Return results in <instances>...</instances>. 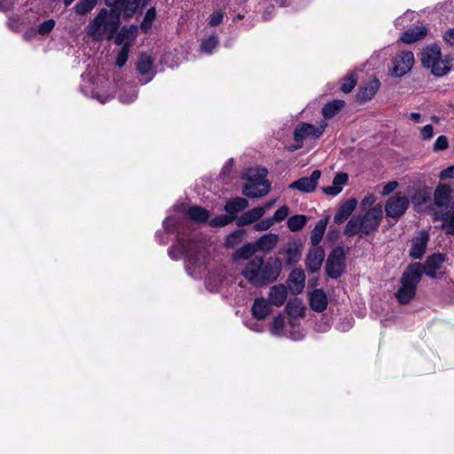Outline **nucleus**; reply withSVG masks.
<instances>
[{"label":"nucleus","mask_w":454,"mask_h":454,"mask_svg":"<svg viewBox=\"0 0 454 454\" xmlns=\"http://www.w3.org/2000/svg\"><path fill=\"white\" fill-rule=\"evenodd\" d=\"M244 236L243 231H235L228 236L226 239V243L230 246H233L236 242H239L242 239Z\"/></svg>","instance_id":"3c124183"},{"label":"nucleus","mask_w":454,"mask_h":454,"mask_svg":"<svg viewBox=\"0 0 454 454\" xmlns=\"http://www.w3.org/2000/svg\"><path fill=\"white\" fill-rule=\"evenodd\" d=\"M434 151H443L449 147V140L446 136H440L434 143Z\"/></svg>","instance_id":"09e8293b"},{"label":"nucleus","mask_w":454,"mask_h":454,"mask_svg":"<svg viewBox=\"0 0 454 454\" xmlns=\"http://www.w3.org/2000/svg\"><path fill=\"white\" fill-rule=\"evenodd\" d=\"M328 223V219H321L317 222L315 228L313 229L310 236V242L313 247H318V244L322 240V238L325 234L326 226Z\"/></svg>","instance_id":"72a5a7b5"},{"label":"nucleus","mask_w":454,"mask_h":454,"mask_svg":"<svg viewBox=\"0 0 454 454\" xmlns=\"http://www.w3.org/2000/svg\"><path fill=\"white\" fill-rule=\"evenodd\" d=\"M8 8L9 6L4 4V0H0V10L6 11Z\"/></svg>","instance_id":"69168bd1"},{"label":"nucleus","mask_w":454,"mask_h":454,"mask_svg":"<svg viewBox=\"0 0 454 454\" xmlns=\"http://www.w3.org/2000/svg\"><path fill=\"white\" fill-rule=\"evenodd\" d=\"M223 19V14L222 12H215L209 17V25L212 27L219 25Z\"/></svg>","instance_id":"603ef678"},{"label":"nucleus","mask_w":454,"mask_h":454,"mask_svg":"<svg viewBox=\"0 0 454 454\" xmlns=\"http://www.w3.org/2000/svg\"><path fill=\"white\" fill-rule=\"evenodd\" d=\"M267 170L249 169L247 174V183L243 187V194L249 198L265 196L270 189V184L265 179Z\"/></svg>","instance_id":"39448f33"},{"label":"nucleus","mask_w":454,"mask_h":454,"mask_svg":"<svg viewBox=\"0 0 454 454\" xmlns=\"http://www.w3.org/2000/svg\"><path fill=\"white\" fill-rule=\"evenodd\" d=\"M445 261V255L442 254H434L430 255L424 265V272L427 276L434 278L436 277V272L441 269Z\"/></svg>","instance_id":"dca6fc26"},{"label":"nucleus","mask_w":454,"mask_h":454,"mask_svg":"<svg viewBox=\"0 0 454 454\" xmlns=\"http://www.w3.org/2000/svg\"><path fill=\"white\" fill-rule=\"evenodd\" d=\"M263 215V209L256 207L238 217L236 219V223L238 226L249 225L260 220Z\"/></svg>","instance_id":"b1692460"},{"label":"nucleus","mask_w":454,"mask_h":454,"mask_svg":"<svg viewBox=\"0 0 454 454\" xmlns=\"http://www.w3.org/2000/svg\"><path fill=\"white\" fill-rule=\"evenodd\" d=\"M120 26V14L115 10L101 9L86 27L87 35L94 41L112 39Z\"/></svg>","instance_id":"f03ea898"},{"label":"nucleus","mask_w":454,"mask_h":454,"mask_svg":"<svg viewBox=\"0 0 454 454\" xmlns=\"http://www.w3.org/2000/svg\"><path fill=\"white\" fill-rule=\"evenodd\" d=\"M325 258V252L320 247H314L310 249L307 258L306 266L310 272H317L320 270Z\"/></svg>","instance_id":"2eb2a0df"},{"label":"nucleus","mask_w":454,"mask_h":454,"mask_svg":"<svg viewBox=\"0 0 454 454\" xmlns=\"http://www.w3.org/2000/svg\"><path fill=\"white\" fill-rule=\"evenodd\" d=\"M275 202H276V200H272L271 201L265 203L263 206L259 207V208L263 209V215H264L267 211H269L273 207Z\"/></svg>","instance_id":"bf43d9fd"},{"label":"nucleus","mask_w":454,"mask_h":454,"mask_svg":"<svg viewBox=\"0 0 454 454\" xmlns=\"http://www.w3.org/2000/svg\"><path fill=\"white\" fill-rule=\"evenodd\" d=\"M306 223H307V217L305 215H296L291 216L287 220L286 224H287L288 229L291 231H298L303 228V226L306 224Z\"/></svg>","instance_id":"e433bc0d"},{"label":"nucleus","mask_w":454,"mask_h":454,"mask_svg":"<svg viewBox=\"0 0 454 454\" xmlns=\"http://www.w3.org/2000/svg\"><path fill=\"white\" fill-rule=\"evenodd\" d=\"M279 236L275 233H267L260 237L255 241V247L259 251L269 253L271 251L278 243Z\"/></svg>","instance_id":"412c9836"},{"label":"nucleus","mask_w":454,"mask_h":454,"mask_svg":"<svg viewBox=\"0 0 454 454\" xmlns=\"http://www.w3.org/2000/svg\"><path fill=\"white\" fill-rule=\"evenodd\" d=\"M137 97V90L135 86H129V92H123L120 95V100L122 103L129 104L133 102Z\"/></svg>","instance_id":"c03bdc74"},{"label":"nucleus","mask_w":454,"mask_h":454,"mask_svg":"<svg viewBox=\"0 0 454 454\" xmlns=\"http://www.w3.org/2000/svg\"><path fill=\"white\" fill-rule=\"evenodd\" d=\"M348 176L346 173H338L333 180L331 186L324 187L323 192L329 196H336L338 195L343 189V185H345L348 182Z\"/></svg>","instance_id":"5701e85b"},{"label":"nucleus","mask_w":454,"mask_h":454,"mask_svg":"<svg viewBox=\"0 0 454 454\" xmlns=\"http://www.w3.org/2000/svg\"><path fill=\"white\" fill-rule=\"evenodd\" d=\"M398 187V183L396 181H390L387 184H386L382 189L381 194L383 196H386L392 192L394 190H395Z\"/></svg>","instance_id":"864d4df0"},{"label":"nucleus","mask_w":454,"mask_h":454,"mask_svg":"<svg viewBox=\"0 0 454 454\" xmlns=\"http://www.w3.org/2000/svg\"><path fill=\"white\" fill-rule=\"evenodd\" d=\"M285 319L282 315H278L273 318L270 332L275 336H281L284 331Z\"/></svg>","instance_id":"a19ab883"},{"label":"nucleus","mask_w":454,"mask_h":454,"mask_svg":"<svg viewBox=\"0 0 454 454\" xmlns=\"http://www.w3.org/2000/svg\"><path fill=\"white\" fill-rule=\"evenodd\" d=\"M356 81H357V79L354 74H351L346 76L342 80L341 90L345 93L350 92L356 86Z\"/></svg>","instance_id":"37998d69"},{"label":"nucleus","mask_w":454,"mask_h":454,"mask_svg":"<svg viewBox=\"0 0 454 454\" xmlns=\"http://www.w3.org/2000/svg\"><path fill=\"white\" fill-rule=\"evenodd\" d=\"M287 297V289L284 285L274 286L269 293L270 303L277 307L282 306Z\"/></svg>","instance_id":"393cba45"},{"label":"nucleus","mask_w":454,"mask_h":454,"mask_svg":"<svg viewBox=\"0 0 454 454\" xmlns=\"http://www.w3.org/2000/svg\"><path fill=\"white\" fill-rule=\"evenodd\" d=\"M272 225H274L273 221L269 217L255 223L253 228L256 231H263L269 230Z\"/></svg>","instance_id":"de8ad7c7"},{"label":"nucleus","mask_w":454,"mask_h":454,"mask_svg":"<svg viewBox=\"0 0 454 454\" xmlns=\"http://www.w3.org/2000/svg\"><path fill=\"white\" fill-rule=\"evenodd\" d=\"M356 204L357 201L356 199H349L346 202L341 204L338 211L334 215V223L337 224H340L344 221H346L355 210Z\"/></svg>","instance_id":"a211bd4d"},{"label":"nucleus","mask_w":454,"mask_h":454,"mask_svg":"<svg viewBox=\"0 0 454 454\" xmlns=\"http://www.w3.org/2000/svg\"><path fill=\"white\" fill-rule=\"evenodd\" d=\"M286 262L293 264L296 262L301 255V247L296 242H288L286 246Z\"/></svg>","instance_id":"2f4dec72"},{"label":"nucleus","mask_w":454,"mask_h":454,"mask_svg":"<svg viewBox=\"0 0 454 454\" xmlns=\"http://www.w3.org/2000/svg\"><path fill=\"white\" fill-rule=\"evenodd\" d=\"M434 135V128L432 125L427 124L421 129V136L424 140L430 139Z\"/></svg>","instance_id":"5fc2aeb1"},{"label":"nucleus","mask_w":454,"mask_h":454,"mask_svg":"<svg viewBox=\"0 0 454 454\" xmlns=\"http://www.w3.org/2000/svg\"><path fill=\"white\" fill-rule=\"evenodd\" d=\"M232 165H233V159H230L226 164L223 166V169H222V173L221 175L222 176H226L228 175L231 170V168H232Z\"/></svg>","instance_id":"13d9d810"},{"label":"nucleus","mask_w":454,"mask_h":454,"mask_svg":"<svg viewBox=\"0 0 454 454\" xmlns=\"http://www.w3.org/2000/svg\"><path fill=\"white\" fill-rule=\"evenodd\" d=\"M414 65V56L410 51L398 52L392 59L389 74L394 77H401L407 74Z\"/></svg>","instance_id":"6e6552de"},{"label":"nucleus","mask_w":454,"mask_h":454,"mask_svg":"<svg viewBox=\"0 0 454 454\" xmlns=\"http://www.w3.org/2000/svg\"><path fill=\"white\" fill-rule=\"evenodd\" d=\"M233 221V217L228 215H219L210 221L208 220L209 225L212 227H223Z\"/></svg>","instance_id":"79ce46f5"},{"label":"nucleus","mask_w":454,"mask_h":454,"mask_svg":"<svg viewBox=\"0 0 454 454\" xmlns=\"http://www.w3.org/2000/svg\"><path fill=\"white\" fill-rule=\"evenodd\" d=\"M249 203L247 199L237 197L227 201L224 206V210L230 215L231 217H233L234 220L236 218L237 213L247 207Z\"/></svg>","instance_id":"bb28decb"},{"label":"nucleus","mask_w":454,"mask_h":454,"mask_svg":"<svg viewBox=\"0 0 454 454\" xmlns=\"http://www.w3.org/2000/svg\"><path fill=\"white\" fill-rule=\"evenodd\" d=\"M137 31V26L132 25L128 29L123 28L115 37L116 44H122L123 46L116 58V65L120 67H123L128 60L130 41L134 39Z\"/></svg>","instance_id":"0eeeda50"},{"label":"nucleus","mask_w":454,"mask_h":454,"mask_svg":"<svg viewBox=\"0 0 454 454\" xmlns=\"http://www.w3.org/2000/svg\"><path fill=\"white\" fill-rule=\"evenodd\" d=\"M429 234L427 231H419L411 239L409 254L413 259H420L426 253Z\"/></svg>","instance_id":"f8f14e48"},{"label":"nucleus","mask_w":454,"mask_h":454,"mask_svg":"<svg viewBox=\"0 0 454 454\" xmlns=\"http://www.w3.org/2000/svg\"><path fill=\"white\" fill-rule=\"evenodd\" d=\"M444 172L446 176L454 178V166L448 168Z\"/></svg>","instance_id":"680f3d73"},{"label":"nucleus","mask_w":454,"mask_h":454,"mask_svg":"<svg viewBox=\"0 0 454 454\" xmlns=\"http://www.w3.org/2000/svg\"><path fill=\"white\" fill-rule=\"evenodd\" d=\"M280 271L278 259L264 262L262 256H254L244 265L241 275L253 286H262L277 279Z\"/></svg>","instance_id":"f257e3e1"},{"label":"nucleus","mask_w":454,"mask_h":454,"mask_svg":"<svg viewBox=\"0 0 454 454\" xmlns=\"http://www.w3.org/2000/svg\"><path fill=\"white\" fill-rule=\"evenodd\" d=\"M310 307L313 310L322 312L327 307V297L321 289L313 291L310 294Z\"/></svg>","instance_id":"cd10ccee"},{"label":"nucleus","mask_w":454,"mask_h":454,"mask_svg":"<svg viewBox=\"0 0 454 454\" xmlns=\"http://www.w3.org/2000/svg\"><path fill=\"white\" fill-rule=\"evenodd\" d=\"M376 201V197L373 195V194H368L367 196H365L362 202H361V206L363 207H372V206L375 203Z\"/></svg>","instance_id":"6e6d98bb"},{"label":"nucleus","mask_w":454,"mask_h":454,"mask_svg":"<svg viewBox=\"0 0 454 454\" xmlns=\"http://www.w3.org/2000/svg\"><path fill=\"white\" fill-rule=\"evenodd\" d=\"M410 206L408 196L399 193L393 195L387 199L385 204V213L389 218L398 219L402 217Z\"/></svg>","instance_id":"1a4fd4ad"},{"label":"nucleus","mask_w":454,"mask_h":454,"mask_svg":"<svg viewBox=\"0 0 454 454\" xmlns=\"http://www.w3.org/2000/svg\"><path fill=\"white\" fill-rule=\"evenodd\" d=\"M287 314L294 318L304 317L305 306L298 298L291 299L286 307Z\"/></svg>","instance_id":"7c9ffc66"},{"label":"nucleus","mask_w":454,"mask_h":454,"mask_svg":"<svg viewBox=\"0 0 454 454\" xmlns=\"http://www.w3.org/2000/svg\"><path fill=\"white\" fill-rule=\"evenodd\" d=\"M288 215H289L288 207L282 206L275 212L274 215L272 217H270V219L273 221V223L275 224V223H278V222H281L284 219H286Z\"/></svg>","instance_id":"a18cd8bd"},{"label":"nucleus","mask_w":454,"mask_h":454,"mask_svg":"<svg viewBox=\"0 0 454 454\" xmlns=\"http://www.w3.org/2000/svg\"><path fill=\"white\" fill-rule=\"evenodd\" d=\"M98 2V0H79L74 7V10L78 15L83 16L90 13Z\"/></svg>","instance_id":"c9c22d12"},{"label":"nucleus","mask_w":454,"mask_h":454,"mask_svg":"<svg viewBox=\"0 0 454 454\" xmlns=\"http://www.w3.org/2000/svg\"><path fill=\"white\" fill-rule=\"evenodd\" d=\"M163 229L165 231V236L163 237L160 232H157L156 238L158 239L160 243L166 244L168 241V232H169V223L168 217H166L163 221Z\"/></svg>","instance_id":"8fccbe9b"},{"label":"nucleus","mask_w":454,"mask_h":454,"mask_svg":"<svg viewBox=\"0 0 454 454\" xmlns=\"http://www.w3.org/2000/svg\"><path fill=\"white\" fill-rule=\"evenodd\" d=\"M74 0H63L66 6H69Z\"/></svg>","instance_id":"774afa93"},{"label":"nucleus","mask_w":454,"mask_h":454,"mask_svg":"<svg viewBox=\"0 0 454 454\" xmlns=\"http://www.w3.org/2000/svg\"><path fill=\"white\" fill-rule=\"evenodd\" d=\"M259 251L255 247V242L247 243L241 247L236 252V257L239 259H248L250 258L255 252Z\"/></svg>","instance_id":"4c0bfd02"},{"label":"nucleus","mask_w":454,"mask_h":454,"mask_svg":"<svg viewBox=\"0 0 454 454\" xmlns=\"http://www.w3.org/2000/svg\"><path fill=\"white\" fill-rule=\"evenodd\" d=\"M271 311L270 303L265 298H256L252 306L253 316L258 319H264Z\"/></svg>","instance_id":"4be33fe9"},{"label":"nucleus","mask_w":454,"mask_h":454,"mask_svg":"<svg viewBox=\"0 0 454 454\" xmlns=\"http://www.w3.org/2000/svg\"><path fill=\"white\" fill-rule=\"evenodd\" d=\"M422 65L430 68L431 72L437 76L446 74L450 70V59L443 58L441 49L437 45L427 47L421 53Z\"/></svg>","instance_id":"423d86ee"},{"label":"nucleus","mask_w":454,"mask_h":454,"mask_svg":"<svg viewBox=\"0 0 454 454\" xmlns=\"http://www.w3.org/2000/svg\"><path fill=\"white\" fill-rule=\"evenodd\" d=\"M119 0H106L107 5L115 4Z\"/></svg>","instance_id":"338daca9"},{"label":"nucleus","mask_w":454,"mask_h":454,"mask_svg":"<svg viewBox=\"0 0 454 454\" xmlns=\"http://www.w3.org/2000/svg\"><path fill=\"white\" fill-rule=\"evenodd\" d=\"M422 266L420 263L410 265L403 273L401 287L395 296L402 304H407L415 296L417 286L422 277Z\"/></svg>","instance_id":"20e7f679"},{"label":"nucleus","mask_w":454,"mask_h":454,"mask_svg":"<svg viewBox=\"0 0 454 454\" xmlns=\"http://www.w3.org/2000/svg\"><path fill=\"white\" fill-rule=\"evenodd\" d=\"M320 176L321 171L317 169L314 170L310 176L298 179L292 183L289 188L298 190L301 192H311L316 189Z\"/></svg>","instance_id":"ddd939ff"},{"label":"nucleus","mask_w":454,"mask_h":454,"mask_svg":"<svg viewBox=\"0 0 454 454\" xmlns=\"http://www.w3.org/2000/svg\"><path fill=\"white\" fill-rule=\"evenodd\" d=\"M289 288L294 294L302 292L305 286V273L301 269H294L289 275Z\"/></svg>","instance_id":"6ab92c4d"},{"label":"nucleus","mask_w":454,"mask_h":454,"mask_svg":"<svg viewBox=\"0 0 454 454\" xmlns=\"http://www.w3.org/2000/svg\"><path fill=\"white\" fill-rule=\"evenodd\" d=\"M452 191L446 184L440 185L434 192V203L437 207L435 211H448L452 209L454 202L452 200Z\"/></svg>","instance_id":"9b49d317"},{"label":"nucleus","mask_w":454,"mask_h":454,"mask_svg":"<svg viewBox=\"0 0 454 454\" xmlns=\"http://www.w3.org/2000/svg\"><path fill=\"white\" fill-rule=\"evenodd\" d=\"M444 41L450 45L454 46V28H450L444 33Z\"/></svg>","instance_id":"4d7b16f0"},{"label":"nucleus","mask_w":454,"mask_h":454,"mask_svg":"<svg viewBox=\"0 0 454 454\" xmlns=\"http://www.w3.org/2000/svg\"><path fill=\"white\" fill-rule=\"evenodd\" d=\"M345 105L343 100H333L332 102L327 103L322 110L323 116L325 119H330L333 117L339 111H340Z\"/></svg>","instance_id":"f704fd0d"},{"label":"nucleus","mask_w":454,"mask_h":454,"mask_svg":"<svg viewBox=\"0 0 454 454\" xmlns=\"http://www.w3.org/2000/svg\"><path fill=\"white\" fill-rule=\"evenodd\" d=\"M434 218L443 222L442 228L446 230V233L454 234V210L448 211H435Z\"/></svg>","instance_id":"c85d7f7f"},{"label":"nucleus","mask_w":454,"mask_h":454,"mask_svg":"<svg viewBox=\"0 0 454 454\" xmlns=\"http://www.w3.org/2000/svg\"><path fill=\"white\" fill-rule=\"evenodd\" d=\"M411 119L415 122H420L421 115L419 113H411Z\"/></svg>","instance_id":"052dcab7"},{"label":"nucleus","mask_w":454,"mask_h":454,"mask_svg":"<svg viewBox=\"0 0 454 454\" xmlns=\"http://www.w3.org/2000/svg\"><path fill=\"white\" fill-rule=\"evenodd\" d=\"M323 132V127L321 129L316 128L312 124L302 123L294 129V138L295 142L299 143L295 149L301 147L303 140L309 137H318Z\"/></svg>","instance_id":"4468645a"},{"label":"nucleus","mask_w":454,"mask_h":454,"mask_svg":"<svg viewBox=\"0 0 454 454\" xmlns=\"http://www.w3.org/2000/svg\"><path fill=\"white\" fill-rule=\"evenodd\" d=\"M345 265V253L343 248L336 247L329 254L326 261L327 274L333 278L341 275Z\"/></svg>","instance_id":"9d476101"},{"label":"nucleus","mask_w":454,"mask_h":454,"mask_svg":"<svg viewBox=\"0 0 454 454\" xmlns=\"http://www.w3.org/2000/svg\"><path fill=\"white\" fill-rule=\"evenodd\" d=\"M55 27V20L52 19L47 20L41 23L38 27V33L42 35L49 34Z\"/></svg>","instance_id":"49530a36"},{"label":"nucleus","mask_w":454,"mask_h":454,"mask_svg":"<svg viewBox=\"0 0 454 454\" xmlns=\"http://www.w3.org/2000/svg\"><path fill=\"white\" fill-rule=\"evenodd\" d=\"M152 65L153 61L149 56L142 54L139 57L137 69L141 75L145 76V79L141 80L142 83H147L153 79Z\"/></svg>","instance_id":"aec40b11"},{"label":"nucleus","mask_w":454,"mask_h":454,"mask_svg":"<svg viewBox=\"0 0 454 454\" xmlns=\"http://www.w3.org/2000/svg\"><path fill=\"white\" fill-rule=\"evenodd\" d=\"M383 218L382 207H370L363 215H354L346 224L344 233L347 236H366L377 231Z\"/></svg>","instance_id":"7ed1b4c3"},{"label":"nucleus","mask_w":454,"mask_h":454,"mask_svg":"<svg viewBox=\"0 0 454 454\" xmlns=\"http://www.w3.org/2000/svg\"><path fill=\"white\" fill-rule=\"evenodd\" d=\"M384 49L383 50H380L379 51H375L372 56V59H379L380 57V55L384 52Z\"/></svg>","instance_id":"e2e57ef3"},{"label":"nucleus","mask_w":454,"mask_h":454,"mask_svg":"<svg viewBox=\"0 0 454 454\" xmlns=\"http://www.w3.org/2000/svg\"><path fill=\"white\" fill-rule=\"evenodd\" d=\"M188 216L197 223H207L209 220L210 213L199 206L191 207L187 211Z\"/></svg>","instance_id":"473e14b6"},{"label":"nucleus","mask_w":454,"mask_h":454,"mask_svg":"<svg viewBox=\"0 0 454 454\" xmlns=\"http://www.w3.org/2000/svg\"><path fill=\"white\" fill-rule=\"evenodd\" d=\"M218 43L219 40L216 35H210L202 40L200 50L201 51L209 54L218 45Z\"/></svg>","instance_id":"ea45409f"},{"label":"nucleus","mask_w":454,"mask_h":454,"mask_svg":"<svg viewBox=\"0 0 454 454\" xmlns=\"http://www.w3.org/2000/svg\"><path fill=\"white\" fill-rule=\"evenodd\" d=\"M380 88V82L377 79L370 80L366 84L360 88L356 98L360 102L371 100L377 93Z\"/></svg>","instance_id":"f3484780"},{"label":"nucleus","mask_w":454,"mask_h":454,"mask_svg":"<svg viewBox=\"0 0 454 454\" xmlns=\"http://www.w3.org/2000/svg\"><path fill=\"white\" fill-rule=\"evenodd\" d=\"M96 97H97L98 100L99 102L103 103V104H104L105 102H106V101L110 98V97H109V96H106V97H101V96H98V95H97Z\"/></svg>","instance_id":"0e129e2a"},{"label":"nucleus","mask_w":454,"mask_h":454,"mask_svg":"<svg viewBox=\"0 0 454 454\" xmlns=\"http://www.w3.org/2000/svg\"><path fill=\"white\" fill-rule=\"evenodd\" d=\"M155 17L156 11L153 7H152L145 12V15L140 24L141 30L145 33H147L152 28Z\"/></svg>","instance_id":"58836bf2"},{"label":"nucleus","mask_w":454,"mask_h":454,"mask_svg":"<svg viewBox=\"0 0 454 454\" xmlns=\"http://www.w3.org/2000/svg\"><path fill=\"white\" fill-rule=\"evenodd\" d=\"M125 0L122 3L121 12L125 20L130 19L137 12L140 6L145 7L148 0Z\"/></svg>","instance_id":"c756f323"},{"label":"nucleus","mask_w":454,"mask_h":454,"mask_svg":"<svg viewBox=\"0 0 454 454\" xmlns=\"http://www.w3.org/2000/svg\"><path fill=\"white\" fill-rule=\"evenodd\" d=\"M427 34V29L424 26L415 27L406 30L401 36V41L405 43H415L421 40Z\"/></svg>","instance_id":"a878e982"}]
</instances>
